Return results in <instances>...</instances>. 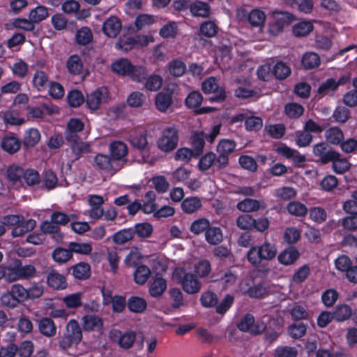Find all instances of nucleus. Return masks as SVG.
Wrapping results in <instances>:
<instances>
[{
    "label": "nucleus",
    "mask_w": 357,
    "mask_h": 357,
    "mask_svg": "<svg viewBox=\"0 0 357 357\" xmlns=\"http://www.w3.org/2000/svg\"><path fill=\"white\" fill-rule=\"evenodd\" d=\"M114 72L119 75H128L130 69H132V63L126 59H121L116 61L112 65Z\"/></svg>",
    "instance_id": "ea45409f"
},
{
    "label": "nucleus",
    "mask_w": 357,
    "mask_h": 357,
    "mask_svg": "<svg viewBox=\"0 0 357 357\" xmlns=\"http://www.w3.org/2000/svg\"><path fill=\"white\" fill-rule=\"evenodd\" d=\"M68 142L70 143V149L73 160H77L81 158L86 157L93 152L91 143L89 142L82 141L80 138L75 139V140H69Z\"/></svg>",
    "instance_id": "4468645a"
},
{
    "label": "nucleus",
    "mask_w": 357,
    "mask_h": 357,
    "mask_svg": "<svg viewBox=\"0 0 357 357\" xmlns=\"http://www.w3.org/2000/svg\"><path fill=\"white\" fill-rule=\"evenodd\" d=\"M295 141L299 147L308 146L312 141V135L305 129L295 133Z\"/></svg>",
    "instance_id": "4d7b16f0"
},
{
    "label": "nucleus",
    "mask_w": 357,
    "mask_h": 357,
    "mask_svg": "<svg viewBox=\"0 0 357 357\" xmlns=\"http://www.w3.org/2000/svg\"><path fill=\"white\" fill-rule=\"evenodd\" d=\"M287 209L291 215L297 217H304L307 213L306 206L299 202H291L289 203Z\"/></svg>",
    "instance_id": "3c124183"
},
{
    "label": "nucleus",
    "mask_w": 357,
    "mask_h": 357,
    "mask_svg": "<svg viewBox=\"0 0 357 357\" xmlns=\"http://www.w3.org/2000/svg\"><path fill=\"white\" fill-rule=\"evenodd\" d=\"M237 209L244 213H251L265 208L264 202L250 198H246L239 202L236 205Z\"/></svg>",
    "instance_id": "6ab92c4d"
},
{
    "label": "nucleus",
    "mask_w": 357,
    "mask_h": 357,
    "mask_svg": "<svg viewBox=\"0 0 357 357\" xmlns=\"http://www.w3.org/2000/svg\"><path fill=\"white\" fill-rule=\"evenodd\" d=\"M40 139V134L36 128L28 130L24 135L23 145L26 148L35 146Z\"/></svg>",
    "instance_id": "4c0bfd02"
},
{
    "label": "nucleus",
    "mask_w": 357,
    "mask_h": 357,
    "mask_svg": "<svg viewBox=\"0 0 357 357\" xmlns=\"http://www.w3.org/2000/svg\"><path fill=\"white\" fill-rule=\"evenodd\" d=\"M168 67L170 74L174 77L182 76L186 70L185 64L179 59H175L169 62Z\"/></svg>",
    "instance_id": "864d4df0"
},
{
    "label": "nucleus",
    "mask_w": 357,
    "mask_h": 357,
    "mask_svg": "<svg viewBox=\"0 0 357 357\" xmlns=\"http://www.w3.org/2000/svg\"><path fill=\"white\" fill-rule=\"evenodd\" d=\"M313 29V25L310 22H301L293 27V33L296 36L301 37L308 35Z\"/></svg>",
    "instance_id": "13d9d810"
},
{
    "label": "nucleus",
    "mask_w": 357,
    "mask_h": 357,
    "mask_svg": "<svg viewBox=\"0 0 357 357\" xmlns=\"http://www.w3.org/2000/svg\"><path fill=\"white\" fill-rule=\"evenodd\" d=\"M202 90L205 93H214L209 98L211 102H222L226 98L225 90L218 86L217 79L214 77H211L203 82Z\"/></svg>",
    "instance_id": "1a4fd4ad"
},
{
    "label": "nucleus",
    "mask_w": 357,
    "mask_h": 357,
    "mask_svg": "<svg viewBox=\"0 0 357 357\" xmlns=\"http://www.w3.org/2000/svg\"><path fill=\"white\" fill-rule=\"evenodd\" d=\"M150 275L151 271L148 266L145 265L139 266L134 273V280L138 284H144Z\"/></svg>",
    "instance_id": "37998d69"
},
{
    "label": "nucleus",
    "mask_w": 357,
    "mask_h": 357,
    "mask_svg": "<svg viewBox=\"0 0 357 357\" xmlns=\"http://www.w3.org/2000/svg\"><path fill=\"white\" fill-rule=\"evenodd\" d=\"M36 225V222L33 219L23 220L12 229L11 235L13 238L20 237L32 231Z\"/></svg>",
    "instance_id": "b1692460"
},
{
    "label": "nucleus",
    "mask_w": 357,
    "mask_h": 357,
    "mask_svg": "<svg viewBox=\"0 0 357 357\" xmlns=\"http://www.w3.org/2000/svg\"><path fill=\"white\" fill-rule=\"evenodd\" d=\"M76 42L80 45H86L93 40V33L90 28L83 26L77 31L75 36Z\"/></svg>",
    "instance_id": "58836bf2"
},
{
    "label": "nucleus",
    "mask_w": 357,
    "mask_h": 357,
    "mask_svg": "<svg viewBox=\"0 0 357 357\" xmlns=\"http://www.w3.org/2000/svg\"><path fill=\"white\" fill-rule=\"evenodd\" d=\"M211 223L206 218H199L195 220L190 226V231L193 234L198 235L203 231H205L209 228Z\"/></svg>",
    "instance_id": "bf43d9fd"
},
{
    "label": "nucleus",
    "mask_w": 357,
    "mask_h": 357,
    "mask_svg": "<svg viewBox=\"0 0 357 357\" xmlns=\"http://www.w3.org/2000/svg\"><path fill=\"white\" fill-rule=\"evenodd\" d=\"M172 94L167 92H160L155 98V105L158 110L165 112L172 104Z\"/></svg>",
    "instance_id": "cd10ccee"
},
{
    "label": "nucleus",
    "mask_w": 357,
    "mask_h": 357,
    "mask_svg": "<svg viewBox=\"0 0 357 357\" xmlns=\"http://www.w3.org/2000/svg\"><path fill=\"white\" fill-rule=\"evenodd\" d=\"M48 16V11L47 8L43 6H39L35 9H33L30 14L29 18L34 23H38L45 20Z\"/></svg>",
    "instance_id": "69168bd1"
},
{
    "label": "nucleus",
    "mask_w": 357,
    "mask_h": 357,
    "mask_svg": "<svg viewBox=\"0 0 357 357\" xmlns=\"http://www.w3.org/2000/svg\"><path fill=\"white\" fill-rule=\"evenodd\" d=\"M174 276L179 280L183 291L187 294H195L201 290L202 285L197 276L187 273L184 268H176L174 271Z\"/></svg>",
    "instance_id": "20e7f679"
},
{
    "label": "nucleus",
    "mask_w": 357,
    "mask_h": 357,
    "mask_svg": "<svg viewBox=\"0 0 357 357\" xmlns=\"http://www.w3.org/2000/svg\"><path fill=\"white\" fill-rule=\"evenodd\" d=\"M82 339V331L78 321L70 319L66 326L65 333L59 340V345L62 350H66L73 344H78Z\"/></svg>",
    "instance_id": "f03ea898"
},
{
    "label": "nucleus",
    "mask_w": 357,
    "mask_h": 357,
    "mask_svg": "<svg viewBox=\"0 0 357 357\" xmlns=\"http://www.w3.org/2000/svg\"><path fill=\"white\" fill-rule=\"evenodd\" d=\"M23 176H24V169L19 165L13 164L6 169V178L13 184L21 182Z\"/></svg>",
    "instance_id": "393cba45"
},
{
    "label": "nucleus",
    "mask_w": 357,
    "mask_h": 357,
    "mask_svg": "<svg viewBox=\"0 0 357 357\" xmlns=\"http://www.w3.org/2000/svg\"><path fill=\"white\" fill-rule=\"evenodd\" d=\"M271 15L274 22L270 26V32L273 35L281 32L284 26L289 25L295 20L294 16L287 12L273 10L271 12Z\"/></svg>",
    "instance_id": "9d476101"
},
{
    "label": "nucleus",
    "mask_w": 357,
    "mask_h": 357,
    "mask_svg": "<svg viewBox=\"0 0 357 357\" xmlns=\"http://www.w3.org/2000/svg\"><path fill=\"white\" fill-rule=\"evenodd\" d=\"M66 67L70 73L79 75L82 73L83 66L81 59L78 55L70 56L67 61Z\"/></svg>",
    "instance_id": "c03bdc74"
},
{
    "label": "nucleus",
    "mask_w": 357,
    "mask_h": 357,
    "mask_svg": "<svg viewBox=\"0 0 357 357\" xmlns=\"http://www.w3.org/2000/svg\"><path fill=\"white\" fill-rule=\"evenodd\" d=\"M218 31V26L212 21H206L200 25V33L207 38L215 36Z\"/></svg>",
    "instance_id": "6e6d98bb"
},
{
    "label": "nucleus",
    "mask_w": 357,
    "mask_h": 357,
    "mask_svg": "<svg viewBox=\"0 0 357 357\" xmlns=\"http://www.w3.org/2000/svg\"><path fill=\"white\" fill-rule=\"evenodd\" d=\"M47 283L54 289H64L67 287L66 278L54 269H49L46 272Z\"/></svg>",
    "instance_id": "dca6fc26"
},
{
    "label": "nucleus",
    "mask_w": 357,
    "mask_h": 357,
    "mask_svg": "<svg viewBox=\"0 0 357 357\" xmlns=\"http://www.w3.org/2000/svg\"><path fill=\"white\" fill-rule=\"evenodd\" d=\"M109 151L116 162L123 160L128 154L126 144L121 141H115L110 144Z\"/></svg>",
    "instance_id": "5701e85b"
},
{
    "label": "nucleus",
    "mask_w": 357,
    "mask_h": 357,
    "mask_svg": "<svg viewBox=\"0 0 357 357\" xmlns=\"http://www.w3.org/2000/svg\"><path fill=\"white\" fill-rule=\"evenodd\" d=\"M128 307L130 311L135 313H142L146 308V301L138 296H132L128 301Z\"/></svg>",
    "instance_id": "e433bc0d"
},
{
    "label": "nucleus",
    "mask_w": 357,
    "mask_h": 357,
    "mask_svg": "<svg viewBox=\"0 0 357 357\" xmlns=\"http://www.w3.org/2000/svg\"><path fill=\"white\" fill-rule=\"evenodd\" d=\"M248 20L252 26H259L264 23L266 15L263 11L254 9L248 14Z\"/></svg>",
    "instance_id": "052dcab7"
},
{
    "label": "nucleus",
    "mask_w": 357,
    "mask_h": 357,
    "mask_svg": "<svg viewBox=\"0 0 357 357\" xmlns=\"http://www.w3.org/2000/svg\"><path fill=\"white\" fill-rule=\"evenodd\" d=\"M255 219L249 214H243L236 219V226L242 230H252L254 229Z\"/></svg>",
    "instance_id": "09e8293b"
},
{
    "label": "nucleus",
    "mask_w": 357,
    "mask_h": 357,
    "mask_svg": "<svg viewBox=\"0 0 357 357\" xmlns=\"http://www.w3.org/2000/svg\"><path fill=\"white\" fill-rule=\"evenodd\" d=\"M298 351L295 347L288 346L278 347L274 354V357H296Z\"/></svg>",
    "instance_id": "774afa93"
},
{
    "label": "nucleus",
    "mask_w": 357,
    "mask_h": 357,
    "mask_svg": "<svg viewBox=\"0 0 357 357\" xmlns=\"http://www.w3.org/2000/svg\"><path fill=\"white\" fill-rule=\"evenodd\" d=\"M333 314L335 321H343L351 317L352 310L347 305H340L335 307Z\"/></svg>",
    "instance_id": "79ce46f5"
},
{
    "label": "nucleus",
    "mask_w": 357,
    "mask_h": 357,
    "mask_svg": "<svg viewBox=\"0 0 357 357\" xmlns=\"http://www.w3.org/2000/svg\"><path fill=\"white\" fill-rule=\"evenodd\" d=\"M236 148V142L230 139H221L217 146L218 161L216 165L219 169H225L229 165V155L231 154Z\"/></svg>",
    "instance_id": "0eeeda50"
},
{
    "label": "nucleus",
    "mask_w": 357,
    "mask_h": 357,
    "mask_svg": "<svg viewBox=\"0 0 357 357\" xmlns=\"http://www.w3.org/2000/svg\"><path fill=\"white\" fill-rule=\"evenodd\" d=\"M333 117L335 121L344 123L348 121L350 117V111L344 106H338L336 107L333 114Z\"/></svg>",
    "instance_id": "338daca9"
},
{
    "label": "nucleus",
    "mask_w": 357,
    "mask_h": 357,
    "mask_svg": "<svg viewBox=\"0 0 357 357\" xmlns=\"http://www.w3.org/2000/svg\"><path fill=\"white\" fill-rule=\"evenodd\" d=\"M238 328L243 332H249L252 335L262 333L266 328V324L260 320L255 321L251 314H245L237 325Z\"/></svg>",
    "instance_id": "6e6552de"
},
{
    "label": "nucleus",
    "mask_w": 357,
    "mask_h": 357,
    "mask_svg": "<svg viewBox=\"0 0 357 357\" xmlns=\"http://www.w3.org/2000/svg\"><path fill=\"white\" fill-rule=\"evenodd\" d=\"M3 278L9 283L18 280L20 276L17 267L0 266V280Z\"/></svg>",
    "instance_id": "2f4dec72"
},
{
    "label": "nucleus",
    "mask_w": 357,
    "mask_h": 357,
    "mask_svg": "<svg viewBox=\"0 0 357 357\" xmlns=\"http://www.w3.org/2000/svg\"><path fill=\"white\" fill-rule=\"evenodd\" d=\"M84 128V123L77 119H71L67 126L65 138L67 141L75 140L79 138L77 133L81 132Z\"/></svg>",
    "instance_id": "4be33fe9"
},
{
    "label": "nucleus",
    "mask_w": 357,
    "mask_h": 357,
    "mask_svg": "<svg viewBox=\"0 0 357 357\" xmlns=\"http://www.w3.org/2000/svg\"><path fill=\"white\" fill-rule=\"evenodd\" d=\"M313 153L322 164H327L340 156V153L329 149L326 142H320L313 146Z\"/></svg>",
    "instance_id": "f8f14e48"
},
{
    "label": "nucleus",
    "mask_w": 357,
    "mask_h": 357,
    "mask_svg": "<svg viewBox=\"0 0 357 357\" xmlns=\"http://www.w3.org/2000/svg\"><path fill=\"white\" fill-rule=\"evenodd\" d=\"M276 254L275 245L266 241L259 246H252L247 253V259L252 265L258 266L262 261L272 260Z\"/></svg>",
    "instance_id": "f257e3e1"
},
{
    "label": "nucleus",
    "mask_w": 357,
    "mask_h": 357,
    "mask_svg": "<svg viewBox=\"0 0 357 357\" xmlns=\"http://www.w3.org/2000/svg\"><path fill=\"white\" fill-rule=\"evenodd\" d=\"M121 28V20L118 17L112 15L103 22L102 30L107 37L114 38L119 35Z\"/></svg>",
    "instance_id": "2eb2a0df"
},
{
    "label": "nucleus",
    "mask_w": 357,
    "mask_h": 357,
    "mask_svg": "<svg viewBox=\"0 0 357 357\" xmlns=\"http://www.w3.org/2000/svg\"><path fill=\"white\" fill-rule=\"evenodd\" d=\"M273 73L278 79H284L291 74L290 68L284 62H278L273 67Z\"/></svg>",
    "instance_id": "5fc2aeb1"
},
{
    "label": "nucleus",
    "mask_w": 357,
    "mask_h": 357,
    "mask_svg": "<svg viewBox=\"0 0 357 357\" xmlns=\"http://www.w3.org/2000/svg\"><path fill=\"white\" fill-rule=\"evenodd\" d=\"M218 161V156L213 152H208L205 154L199 160V167L202 171L208 169L213 166L216 169H219L218 166L216 165Z\"/></svg>",
    "instance_id": "c9c22d12"
},
{
    "label": "nucleus",
    "mask_w": 357,
    "mask_h": 357,
    "mask_svg": "<svg viewBox=\"0 0 357 357\" xmlns=\"http://www.w3.org/2000/svg\"><path fill=\"white\" fill-rule=\"evenodd\" d=\"M202 204L199 198L197 197H188L183 200L181 208L183 212L192 214L201 208Z\"/></svg>",
    "instance_id": "7c9ffc66"
},
{
    "label": "nucleus",
    "mask_w": 357,
    "mask_h": 357,
    "mask_svg": "<svg viewBox=\"0 0 357 357\" xmlns=\"http://www.w3.org/2000/svg\"><path fill=\"white\" fill-rule=\"evenodd\" d=\"M211 271V266L208 260H202L195 265V275L199 278H205Z\"/></svg>",
    "instance_id": "e2e57ef3"
},
{
    "label": "nucleus",
    "mask_w": 357,
    "mask_h": 357,
    "mask_svg": "<svg viewBox=\"0 0 357 357\" xmlns=\"http://www.w3.org/2000/svg\"><path fill=\"white\" fill-rule=\"evenodd\" d=\"M39 331L47 337H53L56 335V328L54 322L51 318L44 317L38 320Z\"/></svg>",
    "instance_id": "bb28decb"
},
{
    "label": "nucleus",
    "mask_w": 357,
    "mask_h": 357,
    "mask_svg": "<svg viewBox=\"0 0 357 357\" xmlns=\"http://www.w3.org/2000/svg\"><path fill=\"white\" fill-rule=\"evenodd\" d=\"M289 335L294 339L302 337L306 333V326L302 323H294L288 328Z\"/></svg>",
    "instance_id": "0e129e2a"
},
{
    "label": "nucleus",
    "mask_w": 357,
    "mask_h": 357,
    "mask_svg": "<svg viewBox=\"0 0 357 357\" xmlns=\"http://www.w3.org/2000/svg\"><path fill=\"white\" fill-rule=\"evenodd\" d=\"M324 137L328 143L339 145L344 139V133L340 128L333 126L325 131Z\"/></svg>",
    "instance_id": "a878e982"
},
{
    "label": "nucleus",
    "mask_w": 357,
    "mask_h": 357,
    "mask_svg": "<svg viewBox=\"0 0 357 357\" xmlns=\"http://www.w3.org/2000/svg\"><path fill=\"white\" fill-rule=\"evenodd\" d=\"M167 287V281L162 278H156L150 284L149 294L152 297L161 296Z\"/></svg>",
    "instance_id": "c756f323"
},
{
    "label": "nucleus",
    "mask_w": 357,
    "mask_h": 357,
    "mask_svg": "<svg viewBox=\"0 0 357 357\" xmlns=\"http://www.w3.org/2000/svg\"><path fill=\"white\" fill-rule=\"evenodd\" d=\"M106 100V89H96L87 95L86 102L88 107L92 109L96 110L99 108V106Z\"/></svg>",
    "instance_id": "a211bd4d"
},
{
    "label": "nucleus",
    "mask_w": 357,
    "mask_h": 357,
    "mask_svg": "<svg viewBox=\"0 0 357 357\" xmlns=\"http://www.w3.org/2000/svg\"><path fill=\"white\" fill-rule=\"evenodd\" d=\"M284 112L289 118L298 119L303 114L304 107L298 103H288L285 105Z\"/></svg>",
    "instance_id": "603ef678"
},
{
    "label": "nucleus",
    "mask_w": 357,
    "mask_h": 357,
    "mask_svg": "<svg viewBox=\"0 0 357 357\" xmlns=\"http://www.w3.org/2000/svg\"><path fill=\"white\" fill-rule=\"evenodd\" d=\"M27 291L20 284H14L0 297L1 304L9 308H15L20 303L27 301Z\"/></svg>",
    "instance_id": "7ed1b4c3"
},
{
    "label": "nucleus",
    "mask_w": 357,
    "mask_h": 357,
    "mask_svg": "<svg viewBox=\"0 0 357 357\" xmlns=\"http://www.w3.org/2000/svg\"><path fill=\"white\" fill-rule=\"evenodd\" d=\"M82 326L85 331H99L103 326L102 318L96 314H86L81 319Z\"/></svg>",
    "instance_id": "f3484780"
},
{
    "label": "nucleus",
    "mask_w": 357,
    "mask_h": 357,
    "mask_svg": "<svg viewBox=\"0 0 357 357\" xmlns=\"http://www.w3.org/2000/svg\"><path fill=\"white\" fill-rule=\"evenodd\" d=\"M94 163L99 170L111 174H114L121 168V165L112 157L101 153L98 154L94 158Z\"/></svg>",
    "instance_id": "9b49d317"
},
{
    "label": "nucleus",
    "mask_w": 357,
    "mask_h": 357,
    "mask_svg": "<svg viewBox=\"0 0 357 357\" xmlns=\"http://www.w3.org/2000/svg\"><path fill=\"white\" fill-rule=\"evenodd\" d=\"M206 242L213 245L220 244L223 240L222 229L218 227H211L205 232Z\"/></svg>",
    "instance_id": "c85d7f7f"
},
{
    "label": "nucleus",
    "mask_w": 357,
    "mask_h": 357,
    "mask_svg": "<svg viewBox=\"0 0 357 357\" xmlns=\"http://www.w3.org/2000/svg\"><path fill=\"white\" fill-rule=\"evenodd\" d=\"M302 64L305 69H313L320 64L319 56L314 52H307L302 58Z\"/></svg>",
    "instance_id": "a18cd8bd"
},
{
    "label": "nucleus",
    "mask_w": 357,
    "mask_h": 357,
    "mask_svg": "<svg viewBox=\"0 0 357 357\" xmlns=\"http://www.w3.org/2000/svg\"><path fill=\"white\" fill-rule=\"evenodd\" d=\"M220 126L219 125L213 127L209 133H204V132H196L192 137V145L195 155H199L202 153L205 139L212 143L215 137L220 133Z\"/></svg>",
    "instance_id": "423d86ee"
},
{
    "label": "nucleus",
    "mask_w": 357,
    "mask_h": 357,
    "mask_svg": "<svg viewBox=\"0 0 357 357\" xmlns=\"http://www.w3.org/2000/svg\"><path fill=\"white\" fill-rule=\"evenodd\" d=\"M153 226L148 222L136 224L134 229H132L134 235L137 234L138 237L142 238L150 237L153 233Z\"/></svg>",
    "instance_id": "8fccbe9b"
},
{
    "label": "nucleus",
    "mask_w": 357,
    "mask_h": 357,
    "mask_svg": "<svg viewBox=\"0 0 357 357\" xmlns=\"http://www.w3.org/2000/svg\"><path fill=\"white\" fill-rule=\"evenodd\" d=\"M69 271L78 280H86L90 276V266L86 263H79L72 266Z\"/></svg>",
    "instance_id": "473e14b6"
},
{
    "label": "nucleus",
    "mask_w": 357,
    "mask_h": 357,
    "mask_svg": "<svg viewBox=\"0 0 357 357\" xmlns=\"http://www.w3.org/2000/svg\"><path fill=\"white\" fill-rule=\"evenodd\" d=\"M110 337L121 348L127 350L132 347L136 340V334L132 331H128L122 334L119 330H113L110 332Z\"/></svg>",
    "instance_id": "ddd939ff"
},
{
    "label": "nucleus",
    "mask_w": 357,
    "mask_h": 357,
    "mask_svg": "<svg viewBox=\"0 0 357 357\" xmlns=\"http://www.w3.org/2000/svg\"><path fill=\"white\" fill-rule=\"evenodd\" d=\"M73 257L70 249H64L61 248H56L52 252L54 260L58 263H66Z\"/></svg>",
    "instance_id": "680f3d73"
},
{
    "label": "nucleus",
    "mask_w": 357,
    "mask_h": 357,
    "mask_svg": "<svg viewBox=\"0 0 357 357\" xmlns=\"http://www.w3.org/2000/svg\"><path fill=\"white\" fill-rule=\"evenodd\" d=\"M300 257L298 250L293 246H290L281 252L278 259L282 264L288 266L295 263Z\"/></svg>",
    "instance_id": "412c9836"
},
{
    "label": "nucleus",
    "mask_w": 357,
    "mask_h": 357,
    "mask_svg": "<svg viewBox=\"0 0 357 357\" xmlns=\"http://www.w3.org/2000/svg\"><path fill=\"white\" fill-rule=\"evenodd\" d=\"M178 142V130L175 126H167L162 132L157 144L158 148L164 152L174 150Z\"/></svg>",
    "instance_id": "39448f33"
},
{
    "label": "nucleus",
    "mask_w": 357,
    "mask_h": 357,
    "mask_svg": "<svg viewBox=\"0 0 357 357\" xmlns=\"http://www.w3.org/2000/svg\"><path fill=\"white\" fill-rule=\"evenodd\" d=\"M40 230L44 234H52L56 241H60L63 238L59 226L56 225L51 220L43 222L40 225Z\"/></svg>",
    "instance_id": "72a5a7b5"
},
{
    "label": "nucleus",
    "mask_w": 357,
    "mask_h": 357,
    "mask_svg": "<svg viewBox=\"0 0 357 357\" xmlns=\"http://www.w3.org/2000/svg\"><path fill=\"white\" fill-rule=\"evenodd\" d=\"M190 12L195 16L207 17L210 15V6L206 3L197 1L190 6Z\"/></svg>",
    "instance_id": "a19ab883"
},
{
    "label": "nucleus",
    "mask_w": 357,
    "mask_h": 357,
    "mask_svg": "<svg viewBox=\"0 0 357 357\" xmlns=\"http://www.w3.org/2000/svg\"><path fill=\"white\" fill-rule=\"evenodd\" d=\"M134 238V231L132 228L123 229L112 236V241L117 245H123Z\"/></svg>",
    "instance_id": "f704fd0d"
},
{
    "label": "nucleus",
    "mask_w": 357,
    "mask_h": 357,
    "mask_svg": "<svg viewBox=\"0 0 357 357\" xmlns=\"http://www.w3.org/2000/svg\"><path fill=\"white\" fill-rule=\"evenodd\" d=\"M130 142L131 145L140 151H143L148 148V142L146 135L143 132L130 135Z\"/></svg>",
    "instance_id": "49530a36"
},
{
    "label": "nucleus",
    "mask_w": 357,
    "mask_h": 357,
    "mask_svg": "<svg viewBox=\"0 0 357 357\" xmlns=\"http://www.w3.org/2000/svg\"><path fill=\"white\" fill-rule=\"evenodd\" d=\"M1 148L10 154L17 153L21 147V142L14 135H7L1 141Z\"/></svg>",
    "instance_id": "aec40b11"
},
{
    "label": "nucleus",
    "mask_w": 357,
    "mask_h": 357,
    "mask_svg": "<svg viewBox=\"0 0 357 357\" xmlns=\"http://www.w3.org/2000/svg\"><path fill=\"white\" fill-rule=\"evenodd\" d=\"M338 87V83L336 80L330 78L322 82L317 89V93L321 96H326L332 94Z\"/></svg>",
    "instance_id": "de8ad7c7"
}]
</instances>
